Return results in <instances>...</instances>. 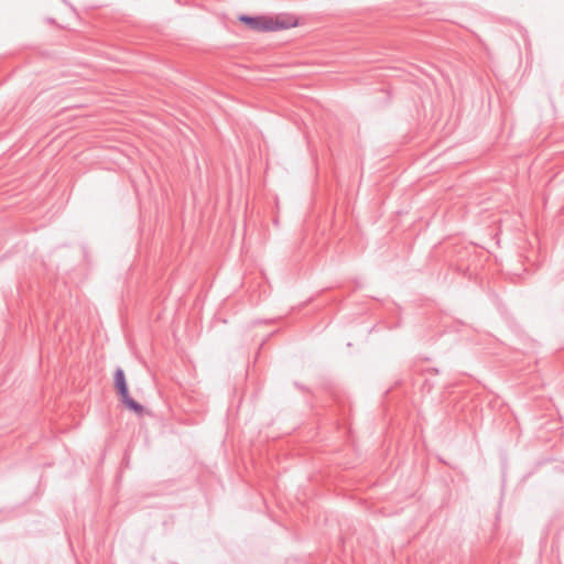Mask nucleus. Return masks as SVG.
<instances>
[{"label": "nucleus", "mask_w": 564, "mask_h": 564, "mask_svg": "<svg viewBox=\"0 0 564 564\" xmlns=\"http://www.w3.org/2000/svg\"><path fill=\"white\" fill-rule=\"evenodd\" d=\"M239 20L250 29L259 32H270L285 30L296 26L297 22L292 18H268V17H250L240 15Z\"/></svg>", "instance_id": "1"}, {"label": "nucleus", "mask_w": 564, "mask_h": 564, "mask_svg": "<svg viewBox=\"0 0 564 564\" xmlns=\"http://www.w3.org/2000/svg\"><path fill=\"white\" fill-rule=\"evenodd\" d=\"M113 384L121 402L129 410L137 414H142L144 412V406L130 397L126 375L123 369L120 367H118L115 371Z\"/></svg>", "instance_id": "2"}]
</instances>
